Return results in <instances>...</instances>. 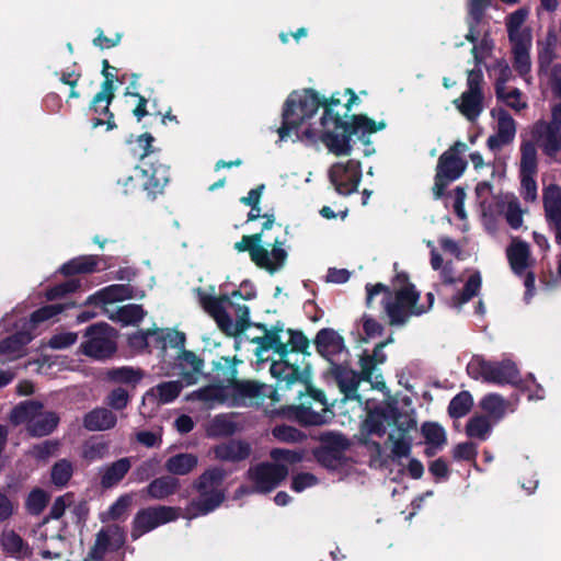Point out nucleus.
I'll return each mask as SVG.
<instances>
[{"label": "nucleus", "mask_w": 561, "mask_h": 561, "mask_svg": "<svg viewBox=\"0 0 561 561\" xmlns=\"http://www.w3.org/2000/svg\"><path fill=\"white\" fill-rule=\"evenodd\" d=\"M341 93L321 100L311 89L293 91L286 99L282 112L278 135L282 140L295 136L309 142L321 141L335 156H350L352 148L345 135L337 107Z\"/></svg>", "instance_id": "1"}, {"label": "nucleus", "mask_w": 561, "mask_h": 561, "mask_svg": "<svg viewBox=\"0 0 561 561\" xmlns=\"http://www.w3.org/2000/svg\"><path fill=\"white\" fill-rule=\"evenodd\" d=\"M367 304L370 305L375 295L385 293L387 295L383 304L385 311L389 317L391 324H402L412 316H420L428 311L434 302V295H426V304H417L419 293L415 287L408 282V276L400 273L393 280L394 294L391 295L382 284L367 286Z\"/></svg>", "instance_id": "2"}, {"label": "nucleus", "mask_w": 561, "mask_h": 561, "mask_svg": "<svg viewBox=\"0 0 561 561\" xmlns=\"http://www.w3.org/2000/svg\"><path fill=\"white\" fill-rule=\"evenodd\" d=\"M242 364L241 359L221 357L216 363L217 377L227 381L228 385H210L193 391L187 399L198 400L206 407L213 408L217 404H239L245 397V383L239 382L237 378V366Z\"/></svg>", "instance_id": "3"}, {"label": "nucleus", "mask_w": 561, "mask_h": 561, "mask_svg": "<svg viewBox=\"0 0 561 561\" xmlns=\"http://www.w3.org/2000/svg\"><path fill=\"white\" fill-rule=\"evenodd\" d=\"M390 425H394L398 430V434L392 432L389 435L393 456L408 457L411 453V442L405 434L416 425L410 414L400 413L393 404L388 403L385 408L371 412L365 421L367 431L377 435L385 434L387 426Z\"/></svg>", "instance_id": "4"}, {"label": "nucleus", "mask_w": 561, "mask_h": 561, "mask_svg": "<svg viewBox=\"0 0 561 561\" xmlns=\"http://www.w3.org/2000/svg\"><path fill=\"white\" fill-rule=\"evenodd\" d=\"M244 297L236 290L231 297L201 296L203 308L215 319L218 327L229 335H238L245 330Z\"/></svg>", "instance_id": "5"}, {"label": "nucleus", "mask_w": 561, "mask_h": 561, "mask_svg": "<svg viewBox=\"0 0 561 561\" xmlns=\"http://www.w3.org/2000/svg\"><path fill=\"white\" fill-rule=\"evenodd\" d=\"M270 371L277 379L276 389L272 391L266 386H257L255 382L248 381V398L256 394L267 396L273 393L275 396L274 400L279 401L284 393L293 388L298 398L302 396L304 391L309 390L307 380L301 378L297 367L289 364L284 357L273 360L270 365Z\"/></svg>", "instance_id": "6"}, {"label": "nucleus", "mask_w": 561, "mask_h": 561, "mask_svg": "<svg viewBox=\"0 0 561 561\" xmlns=\"http://www.w3.org/2000/svg\"><path fill=\"white\" fill-rule=\"evenodd\" d=\"M225 472L220 468H210L202 473L194 482L198 497L193 500L186 513L190 517L206 515L217 508L224 501V493L220 489Z\"/></svg>", "instance_id": "7"}, {"label": "nucleus", "mask_w": 561, "mask_h": 561, "mask_svg": "<svg viewBox=\"0 0 561 561\" xmlns=\"http://www.w3.org/2000/svg\"><path fill=\"white\" fill-rule=\"evenodd\" d=\"M14 425L24 424L27 433L34 437L49 435L58 425L59 417L53 411H46L38 401L27 400L18 404L10 413Z\"/></svg>", "instance_id": "8"}, {"label": "nucleus", "mask_w": 561, "mask_h": 561, "mask_svg": "<svg viewBox=\"0 0 561 561\" xmlns=\"http://www.w3.org/2000/svg\"><path fill=\"white\" fill-rule=\"evenodd\" d=\"M252 343L257 344L256 356L265 362L264 353L274 351L279 357H285L293 352H302L308 347V340L301 332L293 330L275 329L265 331L263 336L252 337Z\"/></svg>", "instance_id": "9"}, {"label": "nucleus", "mask_w": 561, "mask_h": 561, "mask_svg": "<svg viewBox=\"0 0 561 561\" xmlns=\"http://www.w3.org/2000/svg\"><path fill=\"white\" fill-rule=\"evenodd\" d=\"M470 377L493 383H515L518 380V370L510 360L501 363L488 362L476 356L467 365Z\"/></svg>", "instance_id": "10"}, {"label": "nucleus", "mask_w": 561, "mask_h": 561, "mask_svg": "<svg viewBox=\"0 0 561 561\" xmlns=\"http://www.w3.org/2000/svg\"><path fill=\"white\" fill-rule=\"evenodd\" d=\"M483 75L481 69L468 71L467 89L454 100V105L469 122L478 119L484 110V94L482 90Z\"/></svg>", "instance_id": "11"}, {"label": "nucleus", "mask_w": 561, "mask_h": 561, "mask_svg": "<svg viewBox=\"0 0 561 561\" xmlns=\"http://www.w3.org/2000/svg\"><path fill=\"white\" fill-rule=\"evenodd\" d=\"M358 102V96L354 93L353 90L346 89L343 94H341V105L337 107L343 125L346 128L345 135L348 139V144H351V136L356 135L358 137H364L366 135L374 134L378 130L385 128V123H376L375 121L368 118L365 115H354L351 118V122H347L346 118L348 113L354 104ZM352 147V145H350Z\"/></svg>", "instance_id": "12"}, {"label": "nucleus", "mask_w": 561, "mask_h": 561, "mask_svg": "<svg viewBox=\"0 0 561 561\" xmlns=\"http://www.w3.org/2000/svg\"><path fill=\"white\" fill-rule=\"evenodd\" d=\"M179 516L180 508L172 506L158 505L142 508L134 517L131 537L137 539L161 525L175 520Z\"/></svg>", "instance_id": "13"}, {"label": "nucleus", "mask_w": 561, "mask_h": 561, "mask_svg": "<svg viewBox=\"0 0 561 561\" xmlns=\"http://www.w3.org/2000/svg\"><path fill=\"white\" fill-rule=\"evenodd\" d=\"M87 341L81 344L82 352L93 358L111 356L115 350L114 330L106 323L91 325L85 332Z\"/></svg>", "instance_id": "14"}, {"label": "nucleus", "mask_w": 561, "mask_h": 561, "mask_svg": "<svg viewBox=\"0 0 561 561\" xmlns=\"http://www.w3.org/2000/svg\"><path fill=\"white\" fill-rule=\"evenodd\" d=\"M294 417L304 425H323L333 417V412L327 407L325 397L320 391H311L308 401L293 407Z\"/></svg>", "instance_id": "15"}, {"label": "nucleus", "mask_w": 561, "mask_h": 561, "mask_svg": "<svg viewBox=\"0 0 561 561\" xmlns=\"http://www.w3.org/2000/svg\"><path fill=\"white\" fill-rule=\"evenodd\" d=\"M329 178L339 194L350 195L357 190L359 184L360 163L356 160L334 163L329 169Z\"/></svg>", "instance_id": "16"}, {"label": "nucleus", "mask_w": 561, "mask_h": 561, "mask_svg": "<svg viewBox=\"0 0 561 561\" xmlns=\"http://www.w3.org/2000/svg\"><path fill=\"white\" fill-rule=\"evenodd\" d=\"M318 353L333 365H342L348 357L343 336L333 329L320 330L314 339Z\"/></svg>", "instance_id": "17"}, {"label": "nucleus", "mask_w": 561, "mask_h": 561, "mask_svg": "<svg viewBox=\"0 0 561 561\" xmlns=\"http://www.w3.org/2000/svg\"><path fill=\"white\" fill-rule=\"evenodd\" d=\"M466 169V162L453 152H444L437 164V172L435 176L434 194L436 198L443 195L446 185L458 179Z\"/></svg>", "instance_id": "18"}, {"label": "nucleus", "mask_w": 561, "mask_h": 561, "mask_svg": "<svg viewBox=\"0 0 561 561\" xmlns=\"http://www.w3.org/2000/svg\"><path fill=\"white\" fill-rule=\"evenodd\" d=\"M125 531L118 525H107L99 530L95 542L90 549L89 558L94 561L103 560L107 551H115L125 543Z\"/></svg>", "instance_id": "19"}, {"label": "nucleus", "mask_w": 561, "mask_h": 561, "mask_svg": "<svg viewBox=\"0 0 561 561\" xmlns=\"http://www.w3.org/2000/svg\"><path fill=\"white\" fill-rule=\"evenodd\" d=\"M114 99V83L113 79H110L107 75H105V80L101 85V91L98 92L92 102L90 108L98 115H105L107 117L106 121L101 117H95L92 119V128H96L106 124L107 130H112L116 128V124L114 122V115L110 112V105Z\"/></svg>", "instance_id": "20"}, {"label": "nucleus", "mask_w": 561, "mask_h": 561, "mask_svg": "<svg viewBox=\"0 0 561 561\" xmlns=\"http://www.w3.org/2000/svg\"><path fill=\"white\" fill-rule=\"evenodd\" d=\"M260 237L261 234L256 232L248 236V251H250L251 259L261 267L276 270L284 263L286 252L280 247H274L271 251H267L262 247L255 245V242L260 241Z\"/></svg>", "instance_id": "21"}, {"label": "nucleus", "mask_w": 561, "mask_h": 561, "mask_svg": "<svg viewBox=\"0 0 561 561\" xmlns=\"http://www.w3.org/2000/svg\"><path fill=\"white\" fill-rule=\"evenodd\" d=\"M491 116L496 121V134L489 137L488 146L496 149L514 139L516 125L513 117L501 107L493 108Z\"/></svg>", "instance_id": "22"}, {"label": "nucleus", "mask_w": 561, "mask_h": 561, "mask_svg": "<svg viewBox=\"0 0 561 561\" xmlns=\"http://www.w3.org/2000/svg\"><path fill=\"white\" fill-rule=\"evenodd\" d=\"M265 188L264 184L259 185L257 187L251 190L248 193V206H250V210L248 211V230H253V225L259 218L263 219L262 230H270L274 224V213L272 208H262L260 206V199Z\"/></svg>", "instance_id": "23"}, {"label": "nucleus", "mask_w": 561, "mask_h": 561, "mask_svg": "<svg viewBox=\"0 0 561 561\" xmlns=\"http://www.w3.org/2000/svg\"><path fill=\"white\" fill-rule=\"evenodd\" d=\"M534 136L547 156L554 157L561 150V129L558 126L539 121L534 125Z\"/></svg>", "instance_id": "24"}, {"label": "nucleus", "mask_w": 561, "mask_h": 561, "mask_svg": "<svg viewBox=\"0 0 561 561\" xmlns=\"http://www.w3.org/2000/svg\"><path fill=\"white\" fill-rule=\"evenodd\" d=\"M243 427V420L236 413L218 414L206 425L205 432L208 437L217 438L231 436Z\"/></svg>", "instance_id": "25"}, {"label": "nucleus", "mask_w": 561, "mask_h": 561, "mask_svg": "<svg viewBox=\"0 0 561 561\" xmlns=\"http://www.w3.org/2000/svg\"><path fill=\"white\" fill-rule=\"evenodd\" d=\"M183 390V383L180 380L163 381L149 389L144 396V404L163 405L174 401Z\"/></svg>", "instance_id": "26"}, {"label": "nucleus", "mask_w": 561, "mask_h": 561, "mask_svg": "<svg viewBox=\"0 0 561 561\" xmlns=\"http://www.w3.org/2000/svg\"><path fill=\"white\" fill-rule=\"evenodd\" d=\"M288 470L283 465H261L254 473L255 489L259 492H268L286 478Z\"/></svg>", "instance_id": "27"}, {"label": "nucleus", "mask_w": 561, "mask_h": 561, "mask_svg": "<svg viewBox=\"0 0 561 561\" xmlns=\"http://www.w3.org/2000/svg\"><path fill=\"white\" fill-rule=\"evenodd\" d=\"M148 171V176L144 183V190L147 193L148 198L154 199L157 195L161 194L169 183L170 173L169 168L162 163L152 164L149 169H142Z\"/></svg>", "instance_id": "28"}, {"label": "nucleus", "mask_w": 561, "mask_h": 561, "mask_svg": "<svg viewBox=\"0 0 561 561\" xmlns=\"http://www.w3.org/2000/svg\"><path fill=\"white\" fill-rule=\"evenodd\" d=\"M32 335L28 332H19L0 342V363L14 360L25 354V345Z\"/></svg>", "instance_id": "29"}, {"label": "nucleus", "mask_w": 561, "mask_h": 561, "mask_svg": "<svg viewBox=\"0 0 561 561\" xmlns=\"http://www.w3.org/2000/svg\"><path fill=\"white\" fill-rule=\"evenodd\" d=\"M179 479L172 476H163L152 480L144 490V496L151 500H164L175 494L180 489Z\"/></svg>", "instance_id": "30"}, {"label": "nucleus", "mask_w": 561, "mask_h": 561, "mask_svg": "<svg viewBox=\"0 0 561 561\" xmlns=\"http://www.w3.org/2000/svg\"><path fill=\"white\" fill-rule=\"evenodd\" d=\"M131 468L129 457L121 458L100 469V483L102 488L110 489L118 484Z\"/></svg>", "instance_id": "31"}, {"label": "nucleus", "mask_w": 561, "mask_h": 561, "mask_svg": "<svg viewBox=\"0 0 561 561\" xmlns=\"http://www.w3.org/2000/svg\"><path fill=\"white\" fill-rule=\"evenodd\" d=\"M543 206L546 217L556 228V233L561 231V187L554 184L543 191Z\"/></svg>", "instance_id": "32"}, {"label": "nucleus", "mask_w": 561, "mask_h": 561, "mask_svg": "<svg viewBox=\"0 0 561 561\" xmlns=\"http://www.w3.org/2000/svg\"><path fill=\"white\" fill-rule=\"evenodd\" d=\"M134 297V290L129 285L116 284L101 289L95 295L89 297L88 301L107 305L122 301L125 299H130Z\"/></svg>", "instance_id": "33"}, {"label": "nucleus", "mask_w": 561, "mask_h": 561, "mask_svg": "<svg viewBox=\"0 0 561 561\" xmlns=\"http://www.w3.org/2000/svg\"><path fill=\"white\" fill-rule=\"evenodd\" d=\"M481 16H483V14ZM481 22L482 18H480V21L478 23H473L477 35V38L474 41L468 38L469 34L466 35V38L471 43H476L479 39V37L483 35L479 44H476L472 48V55L477 66L483 64V61L490 56L493 49V41L489 37L488 30L481 27ZM468 25L470 26V15L468 16ZM468 33H470V31Z\"/></svg>", "instance_id": "34"}, {"label": "nucleus", "mask_w": 561, "mask_h": 561, "mask_svg": "<svg viewBox=\"0 0 561 561\" xmlns=\"http://www.w3.org/2000/svg\"><path fill=\"white\" fill-rule=\"evenodd\" d=\"M347 447V440L337 436L334 439V446H324L322 447L318 454V460L329 469H336L343 463V454L342 451Z\"/></svg>", "instance_id": "35"}, {"label": "nucleus", "mask_w": 561, "mask_h": 561, "mask_svg": "<svg viewBox=\"0 0 561 561\" xmlns=\"http://www.w3.org/2000/svg\"><path fill=\"white\" fill-rule=\"evenodd\" d=\"M527 18V11L524 9L517 10L508 16L507 32L512 43H531L530 31L524 26Z\"/></svg>", "instance_id": "36"}, {"label": "nucleus", "mask_w": 561, "mask_h": 561, "mask_svg": "<svg viewBox=\"0 0 561 561\" xmlns=\"http://www.w3.org/2000/svg\"><path fill=\"white\" fill-rule=\"evenodd\" d=\"M116 415L105 408L94 409L85 414L83 425L89 431H106L115 426Z\"/></svg>", "instance_id": "37"}, {"label": "nucleus", "mask_w": 561, "mask_h": 561, "mask_svg": "<svg viewBox=\"0 0 561 561\" xmlns=\"http://www.w3.org/2000/svg\"><path fill=\"white\" fill-rule=\"evenodd\" d=\"M198 465V457L190 453H181L171 456L164 463L165 470L173 476H185L192 472Z\"/></svg>", "instance_id": "38"}, {"label": "nucleus", "mask_w": 561, "mask_h": 561, "mask_svg": "<svg viewBox=\"0 0 561 561\" xmlns=\"http://www.w3.org/2000/svg\"><path fill=\"white\" fill-rule=\"evenodd\" d=\"M105 312L108 314L111 320L117 321L123 325H137L146 316V311L142 307L136 304H128L118 307L112 312L106 309Z\"/></svg>", "instance_id": "39"}, {"label": "nucleus", "mask_w": 561, "mask_h": 561, "mask_svg": "<svg viewBox=\"0 0 561 561\" xmlns=\"http://www.w3.org/2000/svg\"><path fill=\"white\" fill-rule=\"evenodd\" d=\"M506 253L511 267L515 273L519 274L527 268L529 264V248L526 242L513 239Z\"/></svg>", "instance_id": "40"}, {"label": "nucleus", "mask_w": 561, "mask_h": 561, "mask_svg": "<svg viewBox=\"0 0 561 561\" xmlns=\"http://www.w3.org/2000/svg\"><path fill=\"white\" fill-rule=\"evenodd\" d=\"M499 211L504 215L507 224L513 229H518L523 224V211L514 195H504L497 203Z\"/></svg>", "instance_id": "41"}, {"label": "nucleus", "mask_w": 561, "mask_h": 561, "mask_svg": "<svg viewBox=\"0 0 561 561\" xmlns=\"http://www.w3.org/2000/svg\"><path fill=\"white\" fill-rule=\"evenodd\" d=\"M1 546L4 551L15 558H26L31 556L28 545L13 530H4L2 533Z\"/></svg>", "instance_id": "42"}, {"label": "nucleus", "mask_w": 561, "mask_h": 561, "mask_svg": "<svg viewBox=\"0 0 561 561\" xmlns=\"http://www.w3.org/2000/svg\"><path fill=\"white\" fill-rule=\"evenodd\" d=\"M215 458L221 461H239L245 456V447L241 440L219 444L213 449Z\"/></svg>", "instance_id": "43"}, {"label": "nucleus", "mask_w": 561, "mask_h": 561, "mask_svg": "<svg viewBox=\"0 0 561 561\" xmlns=\"http://www.w3.org/2000/svg\"><path fill=\"white\" fill-rule=\"evenodd\" d=\"M480 408L495 421L501 420L508 409V402L496 393H490L482 398Z\"/></svg>", "instance_id": "44"}, {"label": "nucleus", "mask_w": 561, "mask_h": 561, "mask_svg": "<svg viewBox=\"0 0 561 561\" xmlns=\"http://www.w3.org/2000/svg\"><path fill=\"white\" fill-rule=\"evenodd\" d=\"M422 434L430 447L426 449L427 455H434L435 449L440 448L446 443V433L442 426L436 423H425L422 426Z\"/></svg>", "instance_id": "45"}, {"label": "nucleus", "mask_w": 561, "mask_h": 561, "mask_svg": "<svg viewBox=\"0 0 561 561\" xmlns=\"http://www.w3.org/2000/svg\"><path fill=\"white\" fill-rule=\"evenodd\" d=\"M148 176V171L136 167L133 169L130 174L123 175L117 180L118 186L122 188V193L125 195L137 192L140 187L144 188L145 180Z\"/></svg>", "instance_id": "46"}, {"label": "nucleus", "mask_w": 561, "mask_h": 561, "mask_svg": "<svg viewBox=\"0 0 561 561\" xmlns=\"http://www.w3.org/2000/svg\"><path fill=\"white\" fill-rule=\"evenodd\" d=\"M496 96L516 112L527 107V101L523 98L522 92L516 88H508L506 85L499 84L496 88Z\"/></svg>", "instance_id": "47"}, {"label": "nucleus", "mask_w": 561, "mask_h": 561, "mask_svg": "<svg viewBox=\"0 0 561 561\" xmlns=\"http://www.w3.org/2000/svg\"><path fill=\"white\" fill-rule=\"evenodd\" d=\"M513 44V55H514V67L518 71V73L523 77H526L531 68L530 57H529V48L531 43H512Z\"/></svg>", "instance_id": "48"}, {"label": "nucleus", "mask_w": 561, "mask_h": 561, "mask_svg": "<svg viewBox=\"0 0 561 561\" xmlns=\"http://www.w3.org/2000/svg\"><path fill=\"white\" fill-rule=\"evenodd\" d=\"M107 377L114 382L135 386L142 379L144 373L140 369L123 366L110 369Z\"/></svg>", "instance_id": "49"}, {"label": "nucleus", "mask_w": 561, "mask_h": 561, "mask_svg": "<svg viewBox=\"0 0 561 561\" xmlns=\"http://www.w3.org/2000/svg\"><path fill=\"white\" fill-rule=\"evenodd\" d=\"M98 265V257L93 255H85L76 257L68 263L64 264L61 272L66 275L77 273H91L95 271Z\"/></svg>", "instance_id": "50"}, {"label": "nucleus", "mask_w": 561, "mask_h": 561, "mask_svg": "<svg viewBox=\"0 0 561 561\" xmlns=\"http://www.w3.org/2000/svg\"><path fill=\"white\" fill-rule=\"evenodd\" d=\"M492 431V424L488 417L476 415L466 425V433L469 437L485 440Z\"/></svg>", "instance_id": "51"}, {"label": "nucleus", "mask_w": 561, "mask_h": 561, "mask_svg": "<svg viewBox=\"0 0 561 561\" xmlns=\"http://www.w3.org/2000/svg\"><path fill=\"white\" fill-rule=\"evenodd\" d=\"M386 343H380L374 350L373 355L360 357L362 375L365 379L371 380L376 365L385 363L386 354L382 351Z\"/></svg>", "instance_id": "52"}, {"label": "nucleus", "mask_w": 561, "mask_h": 561, "mask_svg": "<svg viewBox=\"0 0 561 561\" xmlns=\"http://www.w3.org/2000/svg\"><path fill=\"white\" fill-rule=\"evenodd\" d=\"M520 175H536L537 174V150L535 145L525 142L520 148Z\"/></svg>", "instance_id": "53"}, {"label": "nucleus", "mask_w": 561, "mask_h": 561, "mask_svg": "<svg viewBox=\"0 0 561 561\" xmlns=\"http://www.w3.org/2000/svg\"><path fill=\"white\" fill-rule=\"evenodd\" d=\"M73 474V466L67 459L57 461L51 468V482L59 488L67 485Z\"/></svg>", "instance_id": "54"}, {"label": "nucleus", "mask_w": 561, "mask_h": 561, "mask_svg": "<svg viewBox=\"0 0 561 561\" xmlns=\"http://www.w3.org/2000/svg\"><path fill=\"white\" fill-rule=\"evenodd\" d=\"M336 366L337 368L335 374L339 381V386L342 392H344L347 398H351L358 387V377L355 374V371L342 368L341 365Z\"/></svg>", "instance_id": "55"}, {"label": "nucleus", "mask_w": 561, "mask_h": 561, "mask_svg": "<svg viewBox=\"0 0 561 561\" xmlns=\"http://www.w3.org/2000/svg\"><path fill=\"white\" fill-rule=\"evenodd\" d=\"M179 365L182 367V369L191 368V373H182L185 380H187V383H193V374H199L203 368V360L199 359L194 353L188 351H183L179 355Z\"/></svg>", "instance_id": "56"}, {"label": "nucleus", "mask_w": 561, "mask_h": 561, "mask_svg": "<svg viewBox=\"0 0 561 561\" xmlns=\"http://www.w3.org/2000/svg\"><path fill=\"white\" fill-rule=\"evenodd\" d=\"M426 244L431 249V266L433 267V270H440V277L445 284L454 283L455 278L451 265L449 263L443 265V260L432 241H427Z\"/></svg>", "instance_id": "57"}, {"label": "nucleus", "mask_w": 561, "mask_h": 561, "mask_svg": "<svg viewBox=\"0 0 561 561\" xmlns=\"http://www.w3.org/2000/svg\"><path fill=\"white\" fill-rule=\"evenodd\" d=\"M473 404L472 397L469 392L458 393L449 403L448 412L453 417H461L466 415Z\"/></svg>", "instance_id": "58"}, {"label": "nucleus", "mask_w": 561, "mask_h": 561, "mask_svg": "<svg viewBox=\"0 0 561 561\" xmlns=\"http://www.w3.org/2000/svg\"><path fill=\"white\" fill-rule=\"evenodd\" d=\"M481 287V277L478 273L472 274L463 289V293L460 296H456L451 300V305L454 307H460L473 296H476Z\"/></svg>", "instance_id": "59"}, {"label": "nucleus", "mask_w": 561, "mask_h": 561, "mask_svg": "<svg viewBox=\"0 0 561 561\" xmlns=\"http://www.w3.org/2000/svg\"><path fill=\"white\" fill-rule=\"evenodd\" d=\"M72 307L70 304H55L45 306L43 308H39L38 310L34 311L31 316V322L34 324L44 322L46 320H49L57 314L61 313L67 308Z\"/></svg>", "instance_id": "60"}, {"label": "nucleus", "mask_w": 561, "mask_h": 561, "mask_svg": "<svg viewBox=\"0 0 561 561\" xmlns=\"http://www.w3.org/2000/svg\"><path fill=\"white\" fill-rule=\"evenodd\" d=\"M130 504L131 496L129 494L119 496L108 511L102 515V520L118 519L127 512Z\"/></svg>", "instance_id": "61"}, {"label": "nucleus", "mask_w": 561, "mask_h": 561, "mask_svg": "<svg viewBox=\"0 0 561 561\" xmlns=\"http://www.w3.org/2000/svg\"><path fill=\"white\" fill-rule=\"evenodd\" d=\"M77 340L78 334L76 332H58L49 339L48 346L53 350H65L73 345Z\"/></svg>", "instance_id": "62"}, {"label": "nucleus", "mask_w": 561, "mask_h": 561, "mask_svg": "<svg viewBox=\"0 0 561 561\" xmlns=\"http://www.w3.org/2000/svg\"><path fill=\"white\" fill-rule=\"evenodd\" d=\"M273 435L275 438H277L280 442L285 443H297L302 440L304 435L301 432H299L297 428L287 426V425H280L273 428Z\"/></svg>", "instance_id": "63"}, {"label": "nucleus", "mask_w": 561, "mask_h": 561, "mask_svg": "<svg viewBox=\"0 0 561 561\" xmlns=\"http://www.w3.org/2000/svg\"><path fill=\"white\" fill-rule=\"evenodd\" d=\"M48 501L47 494L42 490L32 491L26 500V507L32 514H39Z\"/></svg>", "instance_id": "64"}]
</instances>
